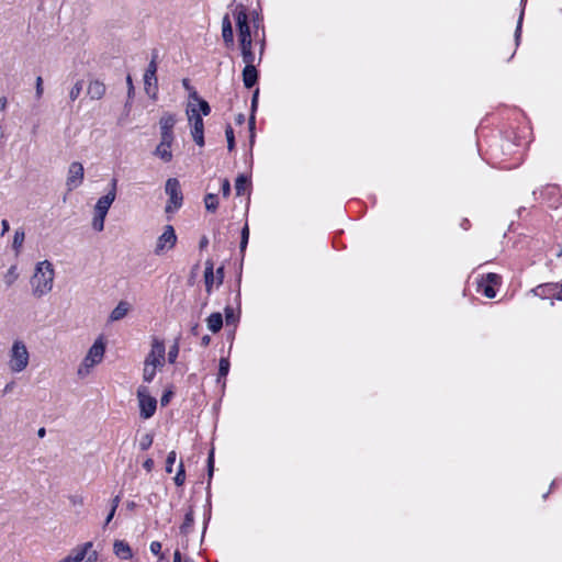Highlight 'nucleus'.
<instances>
[{
    "label": "nucleus",
    "instance_id": "1",
    "mask_svg": "<svg viewBox=\"0 0 562 562\" xmlns=\"http://www.w3.org/2000/svg\"><path fill=\"white\" fill-rule=\"evenodd\" d=\"M54 279L53 263L48 260L37 262L30 280L33 296L41 299L47 295L53 290Z\"/></svg>",
    "mask_w": 562,
    "mask_h": 562
},
{
    "label": "nucleus",
    "instance_id": "2",
    "mask_svg": "<svg viewBox=\"0 0 562 562\" xmlns=\"http://www.w3.org/2000/svg\"><path fill=\"white\" fill-rule=\"evenodd\" d=\"M30 363V352L25 342L16 339L12 342L8 351V368L11 373L18 374L23 372Z\"/></svg>",
    "mask_w": 562,
    "mask_h": 562
},
{
    "label": "nucleus",
    "instance_id": "3",
    "mask_svg": "<svg viewBox=\"0 0 562 562\" xmlns=\"http://www.w3.org/2000/svg\"><path fill=\"white\" fill-rule=\"evenodd\" d=\"M105 344L103 339L100 337L95 339L93 345L89 348L86 357L83 358L82 362L80 363L77 370V374L80 378L87 376L91 372L93 367H95L103 360Z\"/></svg>",
    "mask_w": 562,
    "mask_h": 562
},
{
    "label": "nucleus",
    "instance_id": "4",
    "mask_svg": "<svg viewBox=\"0 0 562 562\" xmlns=\"http://www.w3.org/2000/svg\"><path fill=\"white\" fill-rule=\"evenodd\" d=\"M166 194L169 196V202L166 205V212L172 213L180 209L183 201V195L180 187V182L176 178H169L165 184Z\"/></svg>",
    "mask_w": 562,
    "mask_h": 562
},
{
    "label": "nucleus",
    "instance_id": "5",
    "mask_svg": "<svg viewBox=\"0 0 562 562\" xmlns=\"http://www.w3.org/2000/svg\"><path fill=\"white\" fill-rule=\"evenodd\" d=\"M157 58H158V53L154 52L151 60L148 64L147 69L144 74L145 91L153 100L157 99V92H158V79L156 76Z\"/></svg>",
    "mask_w": 562,
    "mask_h": 562
},
{
    "label": "nucleus",
    "instance_id": "6",
    "mask_svg": "<svg viewBox=\"0 0 562 562\" xmlns=\"http://www.w3.org/2000/svg\"><path fill=\"white\" fill-rule=\"evenodd\" d=\"M189 123L191 125V135L195 144L204 146V124L201 114L195 106H189L187 110Z\"/></svg>",
    "mask_w": 562,
    "mask_h": 562
},
{
    "label": "nucleus",
    "instance_id": "7",
    "mask_svg": "<svg viewBox=\"0 0 562 562\" xmlns=\"http://www.w3.org/2000/svg\"><path fill=\"white\" fill-rule=\"evenodd\" d=\"M137 398L140 417L148 419L154 416L157 408V400L149 394L146 386L142 385L137 389Z\"/></svg>",
    "mask_w": 562,
    "mask_h": 562
},
{
    "label": "nucleus",
    "instance_id": "8",
    "mask_svg": "<svg viewBox=\"0 0 562 562\" xmlns=\"http://www.w3.org/2000/svg\"><path fill=\"white\" fill-rule=\"evenodd\" d=\"M234 16L238 31V42L254 41L246 8L244 5L236 7Z\"/></svg>",
    "mask_w": 562,
    "mask_h": 562
},
{
    "label": "nucleus",
    "instance_id": "9",
    "mask_svg": "<svg viewBox=\"0 0 562 562\" xmlns=\"http://www.w3.org/2000/svg\"><path fill=\"white\" fill-rule=\"evenodd\" d=\"M177 243V235L171 225H166L164 233L158 237L157 244L155 247V254L161 255L167 250H170L175 247Z\"/></svg>",
    "mask_w": 562,
    "mask_h": 562
},
{
    "label": "nucleus",
    "instance_id": "10",
    "mask_svg": "<svg viewBox=\"0 0 562 562\" xmlns=\"http://www.w3.org/2000/svg\"><path fill=\"white\" fill-rule=\"evenodd\" d=\"M85 169L81 162L74 161L68 167L66 187L68 191L77 189L83 181Z\"/></svg>",
    "mask_w": 562,
    "mask_h": 562
},
{
    "label": "nucleus",
    "instance_id": "11",
    "mask_svg": "<svg viewBox=\"0 0 562 562\" xmlns=\"http://www.w3.org/2000/svg\"><path fill=\"white\" fill-rule=\"evenodd\" d=\"M116 190H117V179L113 178L110 182V189L106 194L99 198L94 205V212L95 213H102L108 214L109 209L111 207L112 203L115 201L116 198Z\"/></svg>",
    "mask_w": 562,
    "mask_h": 562
},
{
    "label": "nucleus",
    "instance_id": "12",
    "mask_svg": "<svg viewBox=\"0 0 562 562\" xmlns=\"http://www.w3.org/2000/svg\"><path fill=\"white\" fill-rule=\"evenodd\" d=\"M177 124V116L173 113L165 112L159 119L160 138L176 140L173 128Z\"/></svg>",
    "mask_w": 562,
    "mask_h": 562
},
{
    "label": "nucleus",
    "instance_id": "13",
    "mask_svg": "<svg viewBox=\"0 0 562 562\" xmlns=\"http://www.w3.org/2000/svg\"><path fill=\"white\" fill-rule=\"evenodd\" d=\"M541 200L552 209L559 207L562 202L561 190L555 184H547L540 190Z\"/></svg>",
    "mask_w": 562,
    "mask_h": 562
},
{
    "label": "nucleus",
    "instance_id": "14",
    "mask_svg": "<svg viewBox=\"0 0 562 562\" xmlns=\"http://www.w3.org/2000/svg\"><path fill=\"white\" fill-rule=\"evenodd\" d=\"M173 143H175L173 139L160 138L158 145L156 146V148L153 151V155L165 164L170 162L173 159V154H172Z\"/></svg>",
    "mask_w": 562,
    "mask_h": 562
},
{
    "label": "nucleus",
    "instance_id": "15",
    "mask_svg": "<svg viewBox=\"0 0 562 562\" xmlns=\"http://www.w3.org/2000/svg\"><path fill=\"white\" fill-rule=\"evenodd\" d=\"M165 353L166 349L164 342L155 339L151 344V350L147 355L144 362H149V364L162 367L165 361Z\"/></svg>",
    "mask_w": 562,
    "mask_h": 562
},
{
    "label": "nucleus",
    "instance_id": "16",
    "mask_svg": "<svg viewBox=\"0 0 562 562\" xmlns=\"http://www.w3.org/2000/svg\"><path fill=\"white\" fill-rule=\"evenodd\" d=\"M92 542L88 541L74 548L70 553L63 560V562H83L89 555L92 548Z\"/></svg>",
    "mask_w": 562,
    "mask_h": 562
},
{
    "label": "nucleus",
    "instance_id": "17",
    "mask_svg": "<svg viewBox=\"0 0 562 562\" xmlns=\"http://www.w3.org/2000/svg\"><path fill=\"white\" fill-rule=\"evenodd\" d=\"M558 283L557 282H548L537 285L531 290L532 294L546 300V299H557Z\"/></svg>",
    "mask_w": 562,
    "mask_h": 562
},
{
    "label": "nucleus",
    "instance_id": "18",
    "mask_svg": "<svg viewBox=\"0 0 562 562\" xmlns=\"http://www.w3.org/2000/svg\"><path fill=\"white\" fill-rule=\"evenodd\" d=\"M258 80V71L256 69L255 63L245 64V68L243 70V82L246 88H252Z\"/></svg>",
    "mask_w": 562,
    "mask_h": 562
},
{
    "label": "nucleus",
    "instance_id": "19",
    "mask_svg": "<svg viewBox=\"0 0 562 562\" xmlns=\"http://www.w3.org/2000/svg\"><path fill=\"white\" fill-rule=\"evenodd\" d=\"M105 85L100 80H92L89 82L87 94L91 100H100L105 94Z\"/></svg>",
    "mask_w": 562,
    "mask_h": 562
},
{
    "label": "nucleus",
    "instance_id": "20",
    "mask_svg": "<svg viewBox=\"0 0 562 562\" xmlns=\"http://www.w3.org/2000/svg\"><path fill=\"white\" fill-rule=\"evenodd\" d=\"M193 525H194V509H193V506L190 505L188 507V510L186 512L184 520L179 528L180 533L183 536H188L189 533H191V531L193 529Z\"/></svg>",
    "mask_w": 562,
    "mask_h": 562
},
{
    "label": "nucleus",
    "instance_id": "21",
    "mask_svg": "<svg viewBox=\"0 0 562 562\" xmlns=\"http://www.w3.org/2000/svg\"><path fill=\"white\" fill-rule=\"evenodd\" d=\"M113 551L115 555L122 560H128L132 558V550L127 542L123 540H116L113 544Z\"/></svg>",
    "mask_w": 562,
    "mask_h": 562
},
{
    "label": "nucleus",
    "instance_id": "22",
    "mask_svg": "<svg viewBox=\"0 0 562 562\" xmlns=\"http://www.w3.org/2000/svg\"><path fill=\"white\" fill-rule=\"evenodd\" d=\"M222 36L227 46L233 45L234 43V33L232 27V22L228 14L224 15L222 21Z\"/></svg>",
    "mask_w": 562,
    "mask_h": 562
},
{
    "label": "nucleus",
    "instance_id": "23",
    "mask_svg": "<svg viewBox=\"0 0 562 562\" xmlns=\"http://www.w3.org/2000/svg\"><path fill=\"white\" fill-rule=\"evenodd\" d=\"M239 48L245 64L256 63V56L252 50V41L239 42Z\"/></svg>",
    "mask_w": 562,
    "mask_h": 562
},
{
    "label": "nucleus",
    "instance_id": "24",
    "mask_svg": "<svg viewBox=\"0 0 562 562\" xmlns=\"http://www.w3.org/2000/svg\"><path fill=\"white\" fill-rule=\"evenodd\" d=\"M214 280H215L214 265H213L212 260H207L205 262V270H204V281H205V289H206L207 293L212 292Z\"/></svg>",
    "mask_w": 562,
    "mask_h": 562
},
{
    "label": "nucleus",
    "instance_id": "25",
    "mask_svg": "<svg viewBox=\"0 0 562 562\" xmlns=\"http://www.w3.org/2000/svg\"><path fill=\"white\" fill-rule=\"evenodd\" d=\"M130 311V304L125 301H121L116 307L110 314V321L116 322L126 316Z\"/></svg>",
    "mask_w": 562,
    "mask_h": 562
},
{
    "label": "nucleus",
    "instance_id": "26",
    "mask_svg": "<svg viewBox=\"0 0 562 562\" xmlns=\"http://www.w3.org/2000/svg\"><path fill=\"white\" fill-rule=\"evenodd\" d=\"M207 328L212 333H217L223 326V316L221 313H212L206 319Z\"/></svg>",
    "mask_w": 562,
    "mask_h": 562
},
{
    "label": "nucleus",
    "instance_id": "27",
    "mask_svg": "<svg viewBox=\"0 0 562 562\" xmlns=\"http://www.w3.org/2000/svg\"><path fill=\"white\" fill-rule=\"evenodd\" d=\"M19 277H20V273L18 271V266L12 265L3 274V282H4L5 286L7 288L12 286L16 282Z\"/></svg>",
    "mask_w": 562,
    "mask_h": 562
},
{
    "label": "nucleus",
    "instance_id": "28",
    "mask_svg": "<svg viewBox=\"0 0 562 562\" xmlns=\"http://www.w3.org/2000/svg\"><path fill=\"white\" fill-rule=\"evenodd\" d=\"M24 239H25V232H24V229L23 228H18L14 232V236H13V240H12V249L14 250L15 255H19L21 252Z\"/></svg>",
    "mask_w": 562,
    "mask_h": 562
},
{
    "label": "nucleus",
    "instance_id": "29",
    "mask_svg": "<svg viewBox=\"0 0 562 562\" xmlns=\"http://www.w3.org/2000/svg\"><path fill=\"white\" fill-rule=\"evenodd\" d=\"M250 182L247 176L239 175L235 181V190L237 195L245 194L249 189Z\"/></svg>",
    "mask_w": 562,
    "mask_h": 562
},
{
    "label": "nucleus",
    "instance_id": "30",
    "mask_svg": "<svg viewBox=\"0 0 562 562\" xmlns=\"http://www.w3.org/2000/svg\"><path fill=\"white\" fill-rule=\"evenodd\" d=\"M231 363L227 358H221L218 363V374H217V382L221 383L222 380H225L229 372Z\"/></svg>",
    "mask_w": 562,
    "mask_h": 562
},
{
    "label": "nucleus",
    "instance_id": "31",
    "mask_svg": "<svg viewBox=\"0 0 562 562\" xmlns=\"http://www.w3.org/2000/svg\"><path fill=\"white\" fill-rule=\"evenodd\" d=\"M191 98L198 101V108H196V110H198V112L201 114V116H202V115L207 116V115L211 113V106H210V104H209L205 100L200 99V98L198 97L196 92H193V93L191 94Z\"/></svg>",
    "mask_w": 562,
    "mask_h": 562
},
{
    "label": "nucleus",
    "instance_id": "32",
    "mask_svg": "<svg viewBox=\"0 0 562 562\" xmlns=\"http://www.w3.org/2000/svg\"><path fill=\"white\" fill-rule=\"evenodd\" d=\"M204 205L209 212H215L218 207L217 195L214 193H207L204 196Z\"/></svg>",
    "mask_w": 562,
    "mask_h": 562
},
{
    "label": "nucleus",
    "instance_id": "33",
    "mask_svg": "<svg viewBox=\"0 0 562 562\" xmlns=\"http://www.w3.org/2000/svg\"><path fill=\"white\" fill-rule=\"evenodd\" d=\"M158 366L149 364V362H144V370H143V379L145 382H151L156 375V369Z\"/></svg>",
    "mask_w": 562,
    "mask_h": 562
},
{
    "label": "nucleus",
    "instance_id": "34",
    "mask_svg": "<svg viewBox=\"0 0 562 562\" xmlns=\"http://www.w3.org/2000/svg\"><path fill=\"white\" fill-rule=\"evenodd\" d=\"M525 3H526V0H521L520 1L521 10H520V14H519L518 22H517V27H516V31H515V43H516V46L519 45V41H520L521 24H522V19H524V13H525Z\"/></svg>",
    "mask_w": 562,
    "mask_h": 562
},
{
    "label": "nucleus",
    "instance_id": "35",
    "mask_svg": "<svg viewBox=\"0 0 562 562\" xmlns=\"http://www.w3.org/2000/svg\"><path fill=\"white\" fill-rule=\"evenodd\" d=\"M106 215L102 213H95L92 218V227L97 232H102L104 229V220Z\"/></svg>",
    "mask_w": 562,
    "mask_h": 562
},
{
    "label": "nucleus",
    "instance_id": "36",
    "mask_svg": "<svg viewBox=\"0 0 562 562\" xmlns=\"http://www.w3.org/2000/svg\"><path fill=\"white\" fill-rule=\"evenodd\" d=\"M259 89H256L251 98V115L249 117V126L252 130L255 126V111L258 105Z\"/></svg>",
    "mask_w": 562,
    "mask_h": 562
},
{
    "label": "nucleus",
    "instance_id": "37",
    "mask_svg": "<svg viewBox=\"0 0 562 562\" xmlns=\"http://www.w3.org/2000/svg\"><path fill=\"white\" fill-rule=\"evenodd\" d=\"M479 289L488 299H493L496 295V291L493 284L481 282L479 283Z\"/></svg>",
    "mask_w": 562,
    "mask_h": 562
},
{
    "label": "nucleus",
    "instance_id": "38",
    "mask_svg": "<svg viewBox=\"0 0 562 562\" xmlns=\"http://www.w3.org/2000/svg\"><path fill=\"white\" fill-rule=\"evenodd\" d=\"M225 136L227 139L228 150H233L235 148V136H234V130L231 124H227L225 127Z\"/></svg>",
    "mask_w": 562,
    "mask_h": 562
},
{
    "label": "nucleus",
    "instance_id": "39",
    "mask_svg": "<svg viewBox=\"0 0 562 562\" xmlns=\"http://www.w3.org/2000/svg\"><path fill=\"white\" fill-rule=\"evenodd\" d=\"M225 321L227 325H235L238 321V315L232 306L225 307Z\"/></svg>",
    "mask_w": 562,
    "mask_h": 562
},
{
    "label": "nucleus",
    "instance_id": "40",
    "mask_svg": "<svg viewBox=\"0 0 562 562\" xmlns=\"http://www.w3.org/2000/svg\"><path fill=\"white\" fill-rule=\"evenodd\" d=\"M252 26L255 29L254 37H259V30H261V33H265V27H263L262 19L259 16L258 13H256L254 19H252Z\"/></svg>",
    "mask_w": 562,
    "mask_h": 562
},
{
    "label": "nucleus",
    "instance_id": "41",
    "mask_svg": "<svg viewBox=\"0 0 562 562\" xmlns=\"http://www.w3.org/2000/svg\"><path fill=\"white\" fill-rule=\"evenodd\" d=\"M173 480L177 486H182L184 484L186 471L182 462H180L177 474Z\"/></svg>",
    "mask_w": 562,
    "mask_h": 562
},
{
    "label": "nucleus",
    "instance_id": "42",
    "mask_svg": "<svg viewBox=\"0 0 562 562\" xmlns=\"http://www.w3.org/2000/svg\"><path fill=\"white\" fill-rule=\"evenodd\" d=\"M82 81L81 80H78L74 86L72 88L70 89L69 91V98L71 101H75L78 99V97L80 95L81 91H82Z\"/></svg>",
    "mask_w": 562,
    "mask_h": 562
},
{
    "label": "nucleus",
    "instance_id": "43",
    "mask_svg": "<svg viewBox=\"0 0 562 562\" xmlns=\"http://www.w3.org/2000/svg\"><path fill=\"white\" fill-rule=\"evenodd\" d=\"M154 437L151 434H145L139 440V449L145 451L153 445Z\"/></svg>",
    "mask_w": 562,
    "mask_h": 562
},
{
    "label": "nucleus",
    "instance_id": "44",
    "mask_svg": "<svg viewBox=\"0 0 562 562\" xmlns=\"http://www.w3.org/2000/svg\"><path fill=\"white\" fill-rule=\"evenodd\" d=\"M176 459H177V453L175 450L170 451L167 456V459H166V472L167 473H171L172 472V467L176 462Z\"/></svg>",
    "mask_w": 562,
    "mask_h": 562
},
{
    "label": "nucleus",
    "instance_id": "45",
    "mask_svg": "<svg viewBox=\"0 0 562 562\" xmlns=\"http://www.w3.org/2000/svg\"><path fill=\"white\" fill-rule=\"evenodd\" d=\"M179 355V344L178 341H176L169 349V352H168V361L170 363H175L176 360H177V357Z\"/></svg>",
    "mask_w": 562,
    "mask_h": 562
},
{
    "label": "nucleus",
    "instance_id": "46",
    "mask_svg": "<svg viewBox=\"0 0 562 562\" xmlns=\"http://www.w3.org/2000/svg\"><path fill=\"white\" fill-rule=\"evenodd\" d=\"M213 471H214V451L211 450L209 453V458H207V474H209L210 479L213 475Z\"/></svg>",
    "mask_w": 562,
    "mask_h": 562
},
{
    "label": "nucleus",
    "instance_id": "47",
    "mask_svg": "<svg viewBox=\"0 0 562 562\" xmlns=\"http://www.w3.org/2000/svg\"><path fill=\"white\" fill-rule=\"evenodd\" d=\"M255 40H257L259 42V60H258V63H260L263 52H265V46H266L265 33H261V36L259 35V37H255Z\"/></svg>",
    "mask_w": 562,
    "mask_h": 562
},
{
    "label": "nucleus",
    "instance_id": "48",
    "mask_svg": "<svg viewBox=\"0 0 562 562\" xmlns=\"http://www.w3.org/2000/svg\"><path fill=\"white\" fill-rule=\"evenodd\" d=\"M149 548H150V552H151L153 554H155V555H159V557H160V559H162V555H160V552H161V548H162V546H161V543H160L159 541H153V542L150 543V547H149Z\"/></svg>",
    "mask_w": 562,
    "mask_h": 562
},
{
    "label": "nucleus",
    "instance_id": "49",
    "mask_svg": "<svg viewBox=\"0 0 562 562\" xmlns=\"http://www.w3.org/2000/svg\"><path fill=\"white\" fill-rule=\"evenodd\" d=\"M221 190H222L223 196H225V198H227L231 194V182L228 179L222 180Z\"/></svg>",
    "mask_w": 562,
    "mask_h": 562
},
{
    "label": "nucleus",
    "instance_id": "50",
    "mask_svg": "<svg viewBox=\"0 0 562 562\" xmlns=\"http://www.w3.org/2000/svg\"><path fill=\"white\" fill-rule=\"evenodd\" d=\"M43 79L42 77L36 78V86H35V95L37 99H41L43 95Z\"/></svg>",
    "mask_w": 562,
    "mask_h": 562
},
{
    "label": "nucleus",
    "instance_id": "51",
    "mask_svg": "<svg viewBox=\"0 0 562 562\" xmlns=\"http://www.w3.org/2000/svg\"><path fill=\"white\" fill-rule=\"evenodd\" d=\"M498 280H499V277L496 273H487L486 281L484 283L495 285L498 283Z\"/></svg>",
    "mask_w": 562,
    "mask_h": 562
},
{
    "label": "nucleus",
    "instance_id": "52",
    "mask_svg": "<svg viewBox=\"0 0 562 562\" xmlns=\"http://www.w3.org/2000/svg\"><path fill=\"white\" fill-rule=\"evenodd\" d=\"M171 396H172V392H171V391H167V392H165V393L162 394L161 398H160V404H161L162 406L168 405V403H169V401H170Z\"/></svg>",
    "mask_w": 562,
    "mask_h": 562
},
{
    "label": "nucleus",
    "instance_id": "53",
    "mask_svg": "<svg viewBox=\"0 0 562 562\" xmlns=\"http://www.w3.org/2000/svg\"><path fill=\"white\" fill-rule=\"evenodd\" d=\"M143 467L147 472H151L154 469V460L151 458L146 459L143 463Z\"/></svg>",
    "mask_w": 562,
    "mask_h": 562
},
{
    "label": "nucleus",
    "instance_id": "54",
    "mask_svg": "<svg viewBox=\"0 0 562 562\" xmlns=\"http://www.w3.org/2000/svg\"><path fill=\"white\" fill-rule=\"evenodd\" d=\"M223 278H224V268H223V267H220V268L216 270V280H217V285L222 284V282H223Z\"/></svg>",
    "mask_w": 562,
    "mask_h": 562
},
{
    "label": "nucleus",
    "instance_id": "55",
    "mask_svg": "<svg viewBox=\"0 0 562 562\" xmlns=\"http://www.w3.org/2000/svg\"><path fill=\"white\" fill-rule=\"evenodd\" d=\"M97 561H98V552L92 551L89 553V555L87 557V559L83 562H97Z\"/></svg>",
    "mask_w": 562,
    "mask_h": 562
},
{
    "label": "nucleus",
    "instance_id": "56",
    "mask_svg": "<svg viewBox=\"0 0 562 562\" xmlns=\"http://www.w3.org/2000/svg\"><path fill=\"white\" fill-rule=\"evenodd\" d=\"M1 227H2V229H1V236H3V235H4L5 233H8V232H9V229H10V224H9V222H8L7 220H2V222H1Z\"/></svg>",
    "mask_w": 562,
    "mask_h": 562
},
{
    "label": "nucleus",
    "instance_id": "57",
    "mask_svg": "<svg viewBox=\"0 0 562 562\" xmlns=\"http://www.w3.org/2000/svg\"><path fill=\"white\" fill-rule=\"evenodd\" d=\"M14 386H15V383H14L13 381H11V382L7 383V384L4 385V387H3V391H2V392H3V394H8V393H10V392L14 389Z\"/></svg>",
    "mask_w": 562,
    "mask_h": 562
},
{
    "label": "nucleus",
    "instance_id": "58",
    "mask_svg": "<svg viewBox=\"0 0 562 562\" xmlns=\"http://www.w3.org/2000/svg\"><path fill=\"white\" fill-rule=\"evenodd\" d=\"M241 239H249V227L248 224H245V226L241 229Z\"/></svg>",
    "mask_w": 562,
    "mask_h": 562
},
{
    "label": "nucleus",
    "instance_id": "59",
    "mask_svg": "<svg viewBox=\"0 0 562 562\" xmlns=\"http://www.w3.org/2000/svg\"><path fill=\"white\" fill-rule=\"evenodd\" d=\"M7 105H8V99L7 97H1L0 98V111H5L7 110Z\"/></svg>",
    "mask_w": 562,
    "mask_h": 562
},
{
    "label": "nucleus",
    "instance_id": "60",
    "mask_svg": "<svg viewBox=\"0 0 562 562\" xmlns=\"http://www.w3.org/2000/svg\"><path fill=\"white\" fill-rule=\"evenodd\" d=\"M247 245H248V239H241L240 238V246H239V248H240V252L241 254L245 252Z\"/></svg>",
    "mask_w": 562,
    "mask_h": 562
},
{
    "label": "nucleus",
    "instance_id": "61",
    "mask_svg": "<svg viewBox=\"0 0 562 562\" xmlns=\"http://www.w3.org/2000/svg\"><path fill=\"white\" fill-rule=\"evenodd\" d=\"M70 501H71V503H72L74 505H76V504L82 505V503H83L82 498H81V497H79V496H72V497L70 498Z\"/></svg>",
    "mask_w": 562,
    "mask_h": 562
},
{
    "label": "nucleus",
    "instance_id": "62",
    "mask_svg": "<svg viewBox=\"0 0 562 562\" xmlns=\"http://www.w3.org/2000/svg\"><path fill=\"white\" fill-rule=\"evenodd\" d=\"M557 300L562 301V283H558Z\"/></svg>",
    "mask_w": 562,
    "mask_h": 562
},
{
    "label": "nucleus",
    "instance_id": "63",
    "mask_svg": "<svg viewBox=\"0 0 562 562\" xmlns=\"http://www.w3.org/2000/svg\"><path fill=\"white\" fill-rule=\"evenodd\" d=\"M115 510L114 508H111L109 515L106 516L105 524L108 525L114 517Z\"/></svg>",
    "mask_w": 562,
    "mask_h": 562
},
{
    "label": "nucleus",
    "instance_id": "64",
    "mask_svg": "<svg viewBox=\"0 0 562 562\" xmlns=\"http://www.w3.org/2000/svg\"><path fill=\"white\" fill-rule=\"evenodd\" d=\"M173 562H181V553L179 550H176L175 551V554H173Z\"/></svg>",
    "mask_w": 562,
    "mask_h": 562
}]
</instances>
